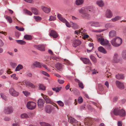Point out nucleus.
Masks as SVG:
<instances>
[{
    "label": "nucleus",
    "mask_w": 126,
    "mask_h": 126,
    "mask_svg": "<svg viewBox=\"0 0 126 126\" xmlns=\"http://www.w3.org/2000/svg\"><path fill=\"white\" fill-rule=\"evenodd\" d=\"M122 39L119 37H115L111 41L112 45L115 47L120 46L122 43Z\"/></svg>",
    "instance_id": "f257e3e1"
},
{
    "label": "nucleus",
    "mask_w": 126,
    "mask_h": 126,
    "mask_svg": "<svg viewBox=\"0 0 126 126\" xmlns=\"http://www.w3.org/2000/svg\"><path fill=\"white\" fill-rule=\"evenodd\" d=\"M98 41L100 42L101 45L105 46L108 43L109 41L106 39H104V38L101 37H98L97 38Z\"/></svg>",
    "instance_id": "f03ea898"
},
{
    "label": "nucleus",
    "mask_w": 126,
    "mask_h": 126,
    "mask_svg": "<svg viewBox=\"0 0 126 126\" xmlns=\"http://www.w3.org/2000/svg\"><path fill=\"white\" fill-rule=\"evenodd\" d=\"M36 105V104L35 102L30 101L28 102L27 104V108L30 110H32L34 109Z\"/></svg>",
    "instance_id": "7ed1b4c3"
},
{
    "label": "nucleus",
    "mask_w": 126,
    "mask_h": 126,
    "mask_svg": "<svg viewBox=\"0 0 126 126\" xmlns=\"http://www.w3.org/2000/svg\"><path fill=\"white\" fill-rule=\"evenodd\" d=\"M13 111V110L11 106H8L4 108V112L5 114H8L12 113Z\"/></svg>",
    "instance_id": "20e7f679"
},
{
    "label": "nucleus",
    "mask_w": 126,
    "mask_h": 126,
    "mask_svg": "<svg viewBox=\"0 0 126 126\" xmlns=\"http://www.w3.org/2000/svg\"><path fill=\"white\" fill-rule=\"evenodd\" d=\"M120 109L118 108H116L113 110V112L114 114L116 116L119 115L120 116H123L125 115V113L122 114L121 113H119Z\"/></svg>",
    "instance_id": "39448f33"
},
{
    "label": "nucleus",
    "mask_w": 126,
    "mask_h": 126,
    "mask_svg": "<svg viewBox=\"0 0 126 126\" xmlns=\"http://www.w3.org/2000/svg\"><path fill=\"white\" fill-rule=\"evenodd\" d=\"M10 94L12 96H17L19 95V93L15 90L14 89L11 88L9 90Z\"/></svg>",
    "instance_id": "423d86ee"
},
{
    "label": "nucleus",
    "mask_w": 126,
    "mask_h": 126,
    "mask_svg": "<svg viewBox=\"0 0 126 126\" xmlns=\"http://www.w3.org/2000/svg\"><path fill=\"white\" fill-rule=\"evenodd\" d=\"M33 47L41 51H45V47L43 45H34Z\"/></svg>",
    "instance_id": "0eeeda50"
},
{
    "label": "nucleus",
    "mask_w": 126,
    "mask_h": 126,
    "mask_svg": "<svg viewBox=\"0 0 126 126\" xmlns=\"http://www.w3.org/2000/svg\"><path fill=\"white\" fill-rule=\"evenodd\" d=\"M68 121L71 123H75V126H79L80 124L79 122H77L75 119L72 117H70L68 118Z\"/></svg>",
    "instance_id": "6e6552de"
},
{
    "label": "nucleus",
    "mask_w": 126,
    "mask_h": 126,
    "mask_svg": "<svg viewBox=\"0 0 126 126\" xmlns=\"http://www.w3.org/2000/svg\"><path fill=\"white\" fill-rule=\"evenodd\" d=\"M115 83L117 87L121 90L125 88V86L123 83L118 80H116Z\"/></svg>",
    "instance_id": "1a4fd4ad"
},
{
    "label": "nucleus",
    "mask_w": 126,
    "mask_h": 126,
    "mask_svg": "<svg viewBox=\"0 0 126 126\" xmlns=\"http://www.w3.org/2000/svg\"><path fill=\"white\" fill-rule=\"evenodd\" d=\"M88 23L90 24L91 26H93L96 27H99L101 26L99 22L97 21H89Z\"/></svg>",
    "instance_id": "9d476101"
},
{
    "label": "nucleus",
    "mask_w": 126,
    "mask_h": 126,
    "mask_svg": "<svg viewBox=\"0 0 126 126\" xmlns=\"http://www.w3.org/2000/svg\"><path fill=\"white\" fill-rule=\"evenodd\" d=\"M53 109V106L50 105H47L45 107V110L47 113H50L51 112Z\"/></svg>",
    "instance_id": "9b49d317"
},
{
    "label": "nucleus",
    "mask_w": 126,
    "mask_h": 126,
    "mask_svg": "<svg viewBox=\"0 0 126 126\" xmlns=\"http://www.w3.org/2000/svg\"><path fill=\"white\" fill-rule=\"evenodd\" d=\"M81 43V41L78 39H76L73 41L72 45L74 47H76L78 46Z\"/></svg>",
    "instance_id": "f8f14e48"
},
{
    "label": "nucleus",
    "mask_w": 126,
    "mask_h": 126,
    "mask_svg": "<svg viewBox=\"0 0 126 126\" xmlns=\"http://www.w3.org/2000/svg\"><path fill=\"white\" fill-rule=\"evenodd\" d=\"M26 85L29 86L33 89H35L36 86L29 81H26L25 82Z\"/></svg>",
    "instance_id": "ddd939ff"
},
{
    "label": "nucleus",
    "mask_w": 126,
    "mask_h": 126,
    "mask_svg": "<svg viewBox=\"0 0 126 126\" xmlns=\"http://www.w3.org/2000/svg\"><path fill=\"white\" fill-rule=\"evenodd\" d=\"M113 61L114 63H117L119 61L118 54L115 53L114 55L113 59Z\"/></svg>",
    "instance_id": "4468645a"
},
{
    "label": "nucleus",
    "mask_w": 126,
    "mask_h": 126,
    "mask_svg": "<svg viewBox=\"0 0 126 126\" xmlns=\"http://www.w3.org/2000/svg\"><path fill=\"white\" fill-rule=\"evenodd\" d=\"M96 4L99 7H102L104 6V3L102 0H98L96 1Z\"/></svg>",
    "instance_id": "2eb2a0df"
},
{
    "label": "nucleus",
    "mask_w": 126,
    "mask_h": 126,
    "mask_svg": "<svg viewBox=\"0 0 126 126\" xmlns=\"http://www.w3.org/2000/svg\"><path fill=\"white\" fill-rule=\"evenodd\" d=\"M44 101L42 99L38 100V107L40 108H42L43 107Z\"/></svg>",
    "instance_id": "dca6fc26"
},
{
    "label": "nucleus",
    "mask_w": 126,
    "mask_h": 126,
    "mask_svg": "<svg viewBox=\"0 0 126 126\" xmlns=\"http://www.w3.org/2000/svg\"><path fill=\"white\" fill-rule=\"evenodd\" d=\"M88 11H87V12L89 13L88 11L89 12H90L92 14L94 13L95 12V7L93 6H90L88 7Z\"/></svg>",
    "instance_id": "f3484780"
},
{
    "label": "nucleus",
    "mask_w": 126,
    "mask_h": 126,
    "mask_svg": "<svg viewBox=\"0 0 126 126\" xmlns=\"http://www.w3.org/2000/svg\"><path fill=\"white\" fill-rule=\"evenodd\" d=\"M49 35L50 36H52L54 38H57L58 36V34L56 32L53 30L51 31L49 33Z\"/></svg>",
    "instance_id": "a211bd4d"
},
{
    "label": "nucleus",
    "mask_w": 126,
    "mask_h": 126,
    "mask_svg": "<svg viewBox=\"0 0 126 126\" xmlns=\"http://www.w3.org/2000/svg\"><path fill=\"white\" fill-rule=\"evenodd\" d=\"M105 16L108 18H110L112 16V14L110 10H107L106 11Z\"/></svg>",
    "instance_id": "6ab92c4d"
},
{
    "label": "nucleus",
    "mask_w": 126,
    "mask_h": 126,
    "mask_svg": "<svg viewBox=\"0 0 126 126\" xmlns=\"http://www.w3.org/2000/svg\"><path fill=\"white\" fill-rule=\"evenodd\" d=\"M109 35L110 38H112L116 35V32L114 30H111L109 32Z\"/></svg>",
    "instance_id": "aec40b11"
},
{
    "label": "nucleus",
    "mask_w": 126,
    "mask_h": 126,
    "mask_svg": "<svg viewBox=\"0 0 126 126\" xmlns=\"http://www.w3.org/2000/svg\"><path fill=\"white\" fill-rule=\"evenodd\" d=\"M31 10L33 13L35 15H38L39 13L38 10L36 8L32 7L31 8Z\"/></svg>",
    "instance_id": "412c9836"
},
{
    "label": "nucleus",
    "mask_w": 126,
    "mask_h": 126,
    "mask_svg": "<svg viewBox=\"0 0 126 126\" xmlns=\"http://www.w3.org/2000/svg\"><path fill=\"white\" fill-rule=\"evenodd\" d=\"M55 67L59 71H62L63 69L62 64L59 63L56 64Z\"/></svg>",
    "instance_id": "4be33fe9"
},
{
    "label": "nucleus",
    "mask_w": 126,
    "mask_h": 126,
    "mask_svg": "<svg viewBox=\"0 0 126 126\" xmlns=\"http://www.w3.org/2000/svg\"><path fill=\"white\" fill-rule=\"evenodd\" d=\"M42 96L43 98L45 100L46 103L51 104L52 102L51 100L49 98L47 97V96L43 94Z\"/></svg>",
    "instance_id": "5701e85b"
},
{
    "label": "nucleus",
    "mask_w": 126,
    "mask_h": 126,
    "mask_svg": "<svg viewBox=\"0 0 126 126\" xmlns=\"http://www.w3.org/2000/svg\"><path fill=\"white\" fill-rule=\"evenodd\" d=\"M80 59L85 64L89 63L92 64L90 60L88 59H87L86 58H81Z\"/></svg>",
    "instance_id": "b1692460"
},
{
    "label": "nucleus",
    "mask_w": 126,
    "mask_h": 126,
    "mask_svg": "<svg viewBox=\"0 0 126 126\" xmlns=\"http://www.w3.org/2000/svg\"><path fill=\"white\" fill-rule=\"evenodd\" d=\"M98 49L99 51L104 54H106L107 52L105 49L102 46H100L98 48Z\"/></svg>",
    "instance_id": "393cba45"
},
{
    "label": "nucleus",
    "mask_w": 126,
    "mask_h": 126,
    "mask_svg": "<svg viewBox=\"0 0 126 126\" xmlns=\"http://www.w3.org/2000/svg\"><path fill=\"white\" fill-rule=\"evenodd\" d=\"M81 16L84 18L87 19H89L91 18L90 14L86 13L82 15Z\"/></svg>",
    "instance_id": "a878e982"
},
{
    "label": "nucleus",
    "mask_w": 126,
    "mask_h": 126,
    "mask_svg": "<svg viewBox=\"0 0 126 126\" xmlns=\"http://www.w3.org/2000/svg\"><path fill=\"white\" fill-rule=\"evenodd\" d=\"M75 80L76 82H78L79 86L82 89H83V84L80 81L79 79H75Z\"/></svg>",
    "instance_id": "bb28decb"
},
{
    "label": "nucleus",
    "mask_w": 126,
    "mask_h": 126,
    "mask_svg": "<svg viewBox=\"0 0 126 126\" xmlns=\"http://www.w3.org/2000/svg\"><path fill=\"white\" fill-rule=\"evenodd\" d=\"M63 62H64V63L65 64L68 65H70L72 66L73 64L72 63L68 60L65 59H63Z\"/></svg>",
    "instance_id": "cd10ccee"
},
{
    "label": "nucleus",
    "mask_w": 126,
    "mask_h": 126,
    "mask_svg": "<svg viewBox=\"0 0 126 126\" xmlns=\"http://www.w3.org/2000/svg\"><path fill=\"white\" fill-rule=\"evenodd\" d=\"M93 120V118H89L87 119L85 121L87 123V124H88L89 126L90 125H92Z\"/></svg>",
    "instance_id": "c85d7f7f"
},
{
    "label": "nucleus",
    "mask_w": 126,
    "mask_h": 126,
    "mask_svg": "<svg viewBox=\"0 0 126 126\" xmlns=\"http://www.w3.org/2000/svg\"><path fill=\"white\" fill-rule=\"evenodd\" d=\"M39 89L42 91H45L46 89V87L43 84H38Z\"/></svg>",
    "instance_id": "c756f323"
},
{
    "label": "nucleus",
    "mask_w": 126,
    "mask_h": 126,
    "mask_svg": "<svg viewBox=\"0 0 126 126\" xmlns=\"http://www.w3.org/2000/svg\"><path fill=\"white\" fill-rule=\"evenodd\" d=\"M57 17L62 22H63L66 21V19L65 18H63L60 14H57Z\"/></svg>",
    "instance_id": "7c9ffc66"
},
{
    "label": "nucleus",
    "mask_w": 126,
    "mask_h": 126,
    "mask_svg": "<svg viewBox=\"0 0 126 126\" xmlns=\"http://www.w3.org/2000/svg\"><path fill=\"white\" fill-rule=\"evenodd\" d=\"M42 9L44 11L47 13H49L50 11V10L49 8L46 7H43L42 8Z\"/></svg>",
    "instance_id": "2f4dec72"
},
{
    "label": "nucleus",
    "mask_w": 126,
    "mask_h": 126,
    "mask_svg": "<svg viewBox=\"0 0 126 126\" xmlns=\"http://www.w3.org/2000/svg\"><path fill=\"white\" fill-rule=\"evenodd\" d=\"M79 12L82 15L86 12V9L84 7H82L79 10Z\"/></svg>",
    "instance_id": "473e14b6"
},
{
    "label": "nucleus",
    "mask_w": 126,
    "mask_h": 126,
    "mask_svg": "<svg viewBox=\"0 0 126 126\" xmlns=\"http://www.w3.org/2000/svg\"><path fill=\"white\" fill-rule=\"evenodd\" d=\"M33 65L36 67L41 68V63H40L39 62H36L33 63Z\"/></svg>",
    "instance_id": "72a5a7b5"
},
{
    "label": "nucleus",
    "mask_w": 126,
    "mask_h": 126,
    "mask_svg": "<svg viewBox=\"0 0 126 126\" xmlns=\"http://www.w3.org/2000/svg\"><path fill=\"white\" fill-rule=\"evenodd\" d=\"M84 0H76L75 3L77 5H81L83 3Z\"/></svg>",
    "instance_id": "f704fd0d"
},
{
    "label": "nucleus",
    "mask_w": 126,
    "mask_h": 126,
    "mask_svg": "<svg viewBox=\"0 0 126 126\" xmlns=\"http://www.w3.org/2000/svg\"><path fill=\"white\" fill-rule=\"evenodd\" d=\"M23 68V66L22 65L19 64L16 67L15 69V71H20V70L22 69Z\"/></svg>",
    "instance_id": "c9c22d12"
},
{
    "label": "nucleus",
    "mask_w": 126,
    "mask_h": 126,
    "mask_svg": "<svg viewBox=\"0 0 126 126\" xmlns=\"http://www.w3.org/2000/svg\"><path fill=\"white\" fill-rule=\"evenodd\" d=\"M116 77L118 79H123L124 78V76L123 74H118L116 75Z\"/></svg>",
    "instance_id": "e433bc0d"
},
{
    "label": "nucleus",
    "mask_w": 126,
    "mask_h": 126,
    "mask_svg": "<svg viewBox=\"0 0 126 126\" xmlns=\"http://www.w3.org/2000/svg\"><path fill=\"white\" fill-rule=\"evenodd\" d=\"M17 43L21 45H25L26 44V42L22 40H16Z\"/></svg>",
    "instance_id": "4c0bfd02"
},
{
    "label": "nucleus",
    "mask_w": 126,
    "mask_h": 126,
    "mask_svg": "<svg viewBox=\"0 0 126 126\" xmlns=\"http://www.w3.org/2000/svg\"><path fill=\"white\" fill-rule=\"evenodd\" d=\"M21 117L22 119H27L29 118V116L27 114L23 113L21 114Z\"/></svg>",
    "instance_id": "58836bf2"
},
{
    "label": "nucleus",
    "mask_w": 126,
    "mask_h": 126,
    "mask_svg": "<svg viewBox=\"0 0 126 126\" xmlns=\"http://www.w3.org/2000/svg\"><path fill=\"white\" fill-rule=\"evenodd\" d=\"M24 38L27 40H31L32 39V36L30 35L26 34L24 35Z\"/></svg>",
    "instance_id": "ea45409f"
},
{
    "label": "nucleus",
    "mask_w": 126,
    "mask_h": 126,
    "mask_svg": "<svg viewBox=\"0 0 126 126\" xmlns=\"http://www.w3.org/2000/svg\"><path fill=\"white\" fill-rule=\"evenodd\" d=\"M121 18V17L120 16H115L114 18L111 19V20L113 22H115L119 19Z\"/></svg>",
    "instance_id": "a19ab883"
},
{
    "label": "nucleus",
    "mask_w": 126,
    "mask_h": 126,
    "mask_svg": "<svg viewBox=\"0 0 126 126\" xmlns=\"http://www.w3.org/2000/svg\"><path fill=\"white\" fill-rule=\"evenodd\" d=\"M122 58L126 60V51L124 50L122 52Z\"/></svg>",
    "instance_id": "79ce46f5"
},
{
    "label": "nucleus",
    "mask_w": 126,
    "mask_h": 126,
    "mask_svg": "<svg viewBox=\"0 0 126 126\" xmlns=\"http://www.w3.org/2000/svg\"><path fill=\"white\" fill-rule=\"evenodd\" d=\"M90 58L94 63H95L96 62L97 59L94 56L91 55L90 56Z\"/></svg>",
    "instance_id": "37998d69"
},
{
    "label": "nucleus",
    "mask_w": 126,
    "mask_h": 126,
    "mask_svg": "<svg viewBox=\"0 0 126 126\" xmlns=\"http://www.w3.org/2000/svg\"><path fill=\"white\" fill-rule=\"evenodd\" d=\"M23 11L25 12V13L26 14H27L30 16L32 15V13L26 9H24Z\"/></svg>",
    "instance_id": "c03bdc74"
},
{
    "label": "nucleus",
    "mask_w": 126,
    "mask_h": 126,
    "mask_svg": "<svg viewBox=\"0 0 126 126\" xmlns=\"http://www.w3.org/2000/svg\"><path fill=\"white\" fill-rule=\"evenodd\" d=\"M5 18L10 23H11L12 22V20L10 17L6 16Z\"/></svg>",
    "instance_id": "a18cd8bd"
},
{
    "label": "nucleus",
    "mask_w": 126,
    "mask_h": 126,
    "mask_svg": "<svg viewBox=\"0 0 126 126\" xmlns=\"http://www.w3.org/2000/svg\"><path fill=\"white\" fill-rule=\"evenodd\" d=\"M40 123L41 126H51L49 124L44 122H41Z\"/></svg>",
    "instance_id": "49530a36"
},
{
    "label": "nucleus",
    "mask_w": 126,
    "mask_h": 126,
    "mask_svg": "<svg viewBox=\"0 0 126 126\" xmlns=\"http://www.w3.org/2000/svg\"><path fill=\"white\" fill-rule=\"evenodd\" d=\"M106 48L108 50H110L111 49L112 47L111 44H107L105 46Z\"/></svg>",
    "instance_id": "de8ad7c7"
},
{
    "label": "nucleus",
    "mask_w": 126,
    "mask_h": 126,
    "mask_svg": "<svg viewBox=\"0 0 126 126\" xmlns=\"http://www.w3.org/2000/svg\"><path fill=\"white\" fill-rule=\"evenodd\" d=\"M72 28L75 29H76L79 28V26L76 23H73L72 26Z\"/></svg>",
    "instance_id": "09e8293b"
},
{
    "label": "nucleus",
    "mask_w": 126,
    "mask_h": 126,
    "mask_svg": "<svg viewBox=\"0 0 126 126\" xmlns=\"http://www.w3.org/2000/svg\"><path fill=\"white\" fill-rule=\"evenodd\" d=\"M61 87H57V88H53V90L56 91V92H59L61 90Z\"/></svg>",
    "instance_id": "8fccbe9b"
},
{
    "label": "nucleus",
    "mask_w": 126,
    "mask_h": 126,
    "mask_svg": "<svg viewBox=\"0 0 126 126\" xmlns=\"http://www.w3.org/2000/svg\"><path fill=\"white\" fill-rule=\"evenodd\" d=\"M22 92L26 96H29L30 94V93L27 91H24Z\"/></svg>",
    "instance_id": "3c124183"
},
{
    "label": "nucleus",
    "mask_w": 126,
    "mask_h": 126,
    "mask_svg": "<svg viewBox=\"0 0 126 126\" xmlns=\"http://www.w3.org/2000/svg\"><path fill=\"white\" fill-rule=\"evenodd\" d=\"M60 106L62 107L64 106V104L61 101L59 100L56 102Z\"/></svg>",
    "instance_id": "603ef678"
},
{
    "label": "nucleus",
    "mask_w": 126,
    "mask_h": 126,
    "mask_svg": "<svg viewBox=\"0 0 126 126\" xmlns=\"http://www.w3.org/2000/svg\"><path fill=\"white\" fill-rule=\"evenodd\" d=\"M50 60L52 59L53 60H55L58 61H59L60 60L56 56H51L50 57Z\"/></svg>",
    "instance_id": "864d4df0"
},
{
    "label": "nucleus",
    "mask_w": 126,
    "mask_h": 126,
    "mask_svg": "<svg viewBox=\"0 0 126 126\" xmlns=\"http://www.w3.org/2000/svg\"><path fill=\"white\" fill-rule=\"evenodd\" d=\"M98 88L99 91H103V86L101 84H99L98 85Z\"/></svg>",
    "instance_id": "5fc2aeb1"
},
{
    "label": "nucleus",
    "mask_w": 126,
    "mask_h": 126,
    "mask_svg": "<svg viewBox=\"0 0 126 126\" xmlns=\"http://www.w3.org/2000/svg\"><path fill=\"white\" fill-rule=\"evenodd\" d=\"M15 28L16 29L19 31H23L24 30V29L23 27H19L17 26H16Z\"/></svg>",
    "instance_id": "6e6d98bb"
},
{
    "label": "nucleus",
    "mask_w": 126,
    "mask_h": 126,
    "mask_svg": "<svg viewBox=\"0 0 126 126\" xmlns=\"http://www.w3.org/2000/svg\"><path fill=\"white\" fill-rule=\"evenodd\" d=\"M34 17L36 21H39L41 19V18L39 16H34Z\"/></svg>",
    "instance_id": "4d7b16f0"
},
{
    "label": "nucleus",
    "mask_w": 126,
    "mask_h": 126,
    "mask_svg": "<svg viewBox=\"0 0 126 126\" xmlns=\"http://www.w3.org/2000/svg\"><path fill=\"white\" fill-rule=\"evenodd\" d=\"M11 77L13 78V79L15 80H17L18 79V77L16 76V74H13L11 75Z\"/></svg>",
    "instance_id": "13d9d810"
},
{
    "label": "nucleus",
    "mask_w": 126,
    "mask_h": 126,
    "mask_svg": "<svg viewBox=\"0 0 126 126\" xmlns=\"http://www.w3.org/2000/svg\"><path fill=\"white\" fill-rule=\"evenodd\" d=\"M78 101L79 103L80 104L83 101V100L82 97L81 96L79 97L78 98Z\"/></svg>",
    "instance_id": "bf43d9fd"
},
{
    "label": "nucleus",
    "mask_w": 126,
    "mask_h": 126,
    "mask_svg": "<svg viewBox=\"0 0 126 126\" xmlns=\"http://www.w3.org/2000/svg\"><path fill=\"white\" fill-rule=\"evenodd\" d=\"M40 73L47 77H49V75L46 72L43 71H40Z\"/></svg>",
    "instance_id": "052dcab7"
},
{
    "label": "nucleus",
    "mask_w": 126,
    "mask_h": 126,
    "mask_svg": "<svg viewBox=\"0 0 126 126\" xmlns=\"http://www.w3.org/2000/svg\"><path fill=\"white\" fill-rule=\"evenodd\" d=\"M88 108L89 110L91 111H95L94 109L90 105H88Z\"/></svg>",
    "instance_id": "680f3d73"
},
{
    "label": "nucleus",
    "mask_w": 126,
    "mask_h": 126,
    "mask_svg": "<svg viewBox=\"0 0 126 126\" xmlns=\"http://www.w3.org/2000/svg\"><path fill=\"white\" fill-rule=\"evenodd\" d=\"M0 95L1 97L2 98V99H4L5 100H6L7 99V97L6 96L2 93L0 94Z\"/></svg>",
    "instance_id": "e2e57ef3"
},
{
    "label": "nucleus",
    "mask_w": 126,
    "mask_h": 126,
    "mask_svg": "<svg viewBox=\"0 0 126 126\" xmlns=\"http://www.w3.org/2000/svg\"><path fill=\"white\" fill-rule=\"evenodd\" d=\"M121 113L122 114H123L124 113H125V115L124 116H120L122 117H124L126 115V112L125 111L123 110V109H122L121 110H120V111L119 112V113Z\"/></svg>",
    "instance_id": "0e129e2a"
},
{
    "label": "nucleus",
    "mask_w": 126,
    "mask_h": 126,
    "mask_svg": "<svg viewBox=\"0 0 126 126\" xmlns=\"http://www.w3.org/2000/svg\"><path fill=\"white\" fill-rule=\"evenodd\" d=\"M55 19L56 18L55 17L52 16H50V18L49 19V20L50 21H54L55 20Z\"/></svg>",
    "instance_id": "69168bd1"
},
{
    "label": "nucleus",
    "mask_w": 126,
    "mask_h": 126,
    "mask_svg": "<svg viewBox=\"0 0 126 126\" xmlns=\"http://www.w3.org/2000/svg\"><path fill=\"white\" fill-rule=\"evenodd\" d=\"M10 64L11 66L13 68H14L16 66V63H15L11 62Z\"/></svg>",
    "instance_id": "338daca9"
},
{
    "label": "nucleus",
    "mask_w": 126,
    "mask_h": 126,
    "mask_svg": "<svg viewBox=\"0 0 126 126\" xmlns=\"http://www.w3.org/2000/svg\"><path fill=\"white\" fill-rule=\"evenodd\" d=\"M82 32L81 31H79V30H76L74 32V33L75 34H77L78 35L79 34H80V33H82Z\"/></svg>",
    "instance_id": "774afa93"
}]
</instances>
